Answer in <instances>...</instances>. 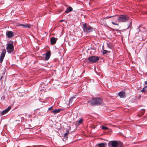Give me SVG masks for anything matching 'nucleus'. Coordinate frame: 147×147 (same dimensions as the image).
Listing matches in <instances>:
<instances>
[{
    "label": "nucleus",
    "mask_w": 147,
    "mask_h": 147,
    "mask_svg": "<svg viewBox=\"0 0 147 147\" xmlns=\"http://www.w3.org/2000/svg\"><path fill=\"white\" fill-rule=\"evenodd\" d=\"M102 100L99 98H94L91 101H89L90 105H98L101 104Z\"/></svg>",
    "instance_id": "1"
},
{
    "label": "nucleus",
    "mask_w": 147,
    "mask_h": 147,
    "mask_svg": "<svg viewBox=\"0 0 147 147\" xmlns=\"http://www.w3.org/2000/svg\"><path fill=\"white\" fill-rule=\"evenodd\" d=\"M115 19H117L118 22H125L127 21L129 19V17L125 15H121L117 18H114Z\"/></svg>",
    "instance_id": "2"
},
{
    "label": "nucleus",
    "mask_w": 147,
    "mask_h": 147,
    "mask_svg": "<svg viewBox=\"0 0 147 147\" xmlns=\"http://www.w3.org/2000/svg\"><path fill=\"white\" fill-rule=\"evenodd\" d=\"M83 30L85 32H90L92 30V28L90 26H87L86 23L83 24Z\"/></svg>",
    "instance_id": "3"
},
{
    "label": "nucleus",
    "mask_w": 147,
    "mask_h": 147,
    "mask_svg": "<svg viewBox=\"0 0 147 147\" xmlns=\"http://www.w3.org/2000/svg\"><path fill=\"white\" fill-rule=\"evenodd\" d=\"M99 59V57L96 56H91L89 57L88 58V60L89 61L92 63H96Z\"/></svg>",
    "instance_id": "4"
},
{
    "label": "nucleus",
    "mask_w": 147,
    "mask_h": 147,
    "mask_svg": "<svg viewBox=\"0 0 147 147\" xmlns=\"http://www.w3.org/2000/svg\"><path fill=\"white\" fill-rule=\"evenodd\" d=\"M6 49L8 53H11L14 50V48L13 44L11 43L8 44Z\"/></svg>",
    "instance_id": "5"
},
{
    "label": "nucleus",
    "mask_w": 147,
    "mask_h": 147,
    "mask_svg": "<svg viewBox=\"0 0 147 147\" xmlns=\"http://www.w3.org/2000/svg\"><path fill=\"white\" fill-rule=\"evenodd\" d=\"M6 35L8 38H11L13 36V33L11 31H7L6 32Z\"/></svg>",
    "instance_id": "6"
},
{
    "label": "nucleus",
    "mask_w": 147,
    "mask_h": 147,
    "mask_svg": "<svg viewBox=\"0 0 147 147\" xmlns=\"http://www.w3.org/2000/svg\"><path fill=\"white\" fill-rule=\"evenodd\" d=\"M57 38L52 37L50 38V41L52 45H53L55 44L57 40Z\"/></svg>",
    "instance_id": "7"
},
{
    "label": "nucleus",
    "mask_w": 147,
    "mask_h": 147,
    "mask_svg": "<svg viewBox=\"0 0 147 147\" xmlns=\"http://www.w3.org/2000/svg\"><path fill=\"white\" fill-rule=\"evenodd\" d=\"M119 96L121 98H124L125 96V93L124 92H120L118 94Z\"/></svg>",
    "instance_id": "8"
},
{
    "label": "nucleus",
    "mask_w": 147,
    "mask_h": 147,
    "mask_svg": "<svg viewBox=\"0 0 147 147\" xmlns=\"http://www.w3.org/2000/svg\"><path fill=\"white\" fill-rule=\"evenodd\" d=\"M20 26H22L24 28H30L32 26L30 24H21Z\"/></svg>",
    "instance_id": "9"
},
{
    "label": "nucleus",
    "mask_w": 147,
    "mask_h": 147,
    "mask_svg": "<svg viewBox=\"0 0 147 147\" xmlns=\"http://www.w3.org/2000/svg\"><path fill=\"white\" fill-rule=\"evenodd\" d=\"M97 145L99 147H106L107 144L105 143H102L98 144Z\"/></svg>",
    "instance_id": "10"
},
{
    "label": "nucleus",
    "mask_w": 147,
    "mask_h": 147,
    "mask_svg": "<svg viewBox=\"0 0 147 147\" xmlns=\"http://www.w3.org/2000/svg\"><path fill=\"white\" fill-rule=\"evenodd\" d=\"M50 52H48L46 53L45 57V59L46 60H47L49 59L50 57Z\"/></svg>",
    "instance_id": "11"
},
{
    "label": "nucleus",
    "mask_w": 147,
    "mask_h": 147,
    "mask_svg": "<svg viewBox=\"0 0 147 147\" xmlns=\"http://www.w3.org/2000/svg\"><path fill=\"white\" fill-rule=\"evenodd\" d=\"M73 9L71 7H68L67 8L66 10L65 11V13H68L69 12L71 11Z\"/></svg>",
    "instance_id": "12"
},
{
    "label": "nucleus",
    "mask_w": 147,
    "mask_h": 147,
    "mask_svg": "<svg viewBox=\"0 0 147 147\" xmlns=\"http://www.w3.org/2000/svg\"><path fill=\"white\" fill-rule=\"evenodd\" d=\"M6 52V50L5 49H3L2 51L1 56L5 57Z\"/></svg>",
    "instance_id": "13"
},
{
    "label": "nucleus",
    "mask_w": 147,
    "mask_h": 147,
    "mask_svg": "<svg viewBox=\"0 0 147 147\" xmlns=\"http://www.w3.org/2000/svg\"><path fill=\"white\" fill-rule=\"evenodd\" d=\"M60 110L59 109H55L54 111H52V112L54 114H55L59 113Z\"/></svg>",
    "instance_id": "14"
},
{
    "label": "nucleus",
    "mask_w": 147,
    "mask_h": 147,
    "mask_svg": "<svg viewBox=\"0 0 147 147\" xmlns=\"http://www.w3.org/2000/svg\"><path fill=\"white\" fill-rule=\"evenodd\" d=\"M69 130H67L66 132L64 134V138L67 139V138L68 134H69Z\"/></svg>",
    "instance_id": "15"
},
{
    "label": "nucleus",
    "mask_w": 147,
    "mask_h": 147,
    "mask_svg": "<svg viewBox=\"0 0 147 147\" xmlns=\"http://www.w3.org/2000/svg\"><path fill=\"white\" fill-rule=\"evenodd\" d=\"M147 86H145L143 88V89L141 90V92H146L147 91Z\"/></svg>",
    "instance_id": "16"
},
{
    "label": "nucleus",
    "mask_w": 147,
    "mask_h": 147,
    "mask_svg": "<svg viewBox=\"0 0 147 147\" xmlns=\"http://www.w3.org/2000/svg\"><path fill=\"white\" fill-rule=\"evenodd\" d=\"M8 112L7 111V110L6 109L5 110H4L1 113V115H3L4 114H6Z\"/></svg>",
    "instance_id": "17"
},
{
    "label": "nucleus",
    "mask_w": 147,
    "mask_h": 147,
    "mask_svg": "<svg viewBox=\"0 0 147 147\" xmlns=\"http://www.w3.org/2000/svg\"><path fill=\"white\" fill-rule=\"evenodd\" d=\"M107 47L109 49H111V44L110 43H108L107 44Z\"/></svg>",
    "instance_id": "18"
},
{
    "label": "nucleus",
    "mask_w": 147,
    "mask_h": 147,
    "mask_svg": "<svg viewBox=\"0 0 147 147\" xmlns=\"http://www.w3.org/2000/svg\"><path fill=\"white\" fill-rule=\"evenodd\" d=\"M4 57L0 56V63L2 62Z\"/></svg>",
    "instance_id": "19"
},
{
    "label": "nucleus",
    "mask_w": 147,
    "mask_h": 147,
    "mask_svg": "<svg viewBox=\"0 0 147 147\" xmlns=\"http://www.w3.org/2000/svg\"><path fill=\"white\" fill-rule=\"evenodd\" d=\"M74 98V97H72L69 100V104H70L71 103L72 101H73V99Z\"/></svg>",
    "instance_id": "20"
},
{
    "label": "nucleus",
    "mask_w": 147,
    "mask_h": 147,
    "mask_svg": "<svg viewBox=\"0 0 147 147\" xmlns=\"http://www.w3.org/2000/svg\"><path fill=\"white\" fill-rule=\"evenodd\" d=\"M83 122V120L82 119H81L80 120H79L78 121V123L79 124H81Z\"/></svg>",
    "instance_id": "21"
},
{
    "label": "nucleus",
    "mask_w": 147,
    "mask_h": 147,
    "mask_svg": "<svg viewBox=\"0 0 147 147\" xmlns=\"http://www.w3.org/2000/svg\"><path fill=\"white\" fill-rule=\"evenodd\" d=\"M102 129H105V130H106V129H108V128L107 127H106L105 126H102Z\"/></svg>",
    "instance_id": "22"
},
{
    "label": "nucleus",
    "mask_w": 147,
    "mask_h": 147,
    "mask_svg": "<svg viewBox=\"0 0 147 147\" xmlns=\"http://www.w3.org/2000/svg\"><path fill=\"white\" fill-rule=\"evenodd\" d=\"M108 51L106 50H104L103 51V54H105L108 52Z\"/></svg>",
    "instance_id": "23"
},
{
    "label": "nucleus",
    "mask_w": 147,
    "mask_h": 147,
    "mask_svg": "<svg viewBox=\"0 0 147 147\" xmlns=\"http://www.w3.org/2000/svg\"><path fill=\"white\" fill-rule=\"evenodd\" d=\"M113 24V25H117V26H118L119 25L118 24H117L115 23L114 22H111Z\"/></svg>",
    "instance_id": "24"
},
{
    "label": "nucleus",
    "mask_w": 147,
    "mask_h": 147,
    "mask_svg": "<svg viewBox=\"0 0 147 147\" xmlns=\"http://www.w3.org/2000/svg\"><path fill=\"white\" fill-rule=\"evenodd\" d=\"M11 107H9L6 110H7V111L8 112L10 109Z\"/></svg>",
    "instance_id": "25"
},
{
    "label": "nucleus",
    "mask_w": 147,
    "mask_h": 147,
    "mask_svg": "<svg viewBox=\"0 0 147 147\" xmlns=\"http://www.w3.org/2000/svg\"><path fill=\"white\" fill-rule=\"evenodd\" d=\"M53 108L52 107H51L49 108V110H53Z\"/></svg>",
    "instance_id": "26"
},
{
    "label": "nucleus",
    "mask_w": 147,
    "mask_h": 147,
    "mask_svg": "<svg viewBox=\"0 0 147 147\" xmlns=\"http://www.w3.org/2000/svg\"><path fill=\"white\" fill-rule=\"evenodd\" d=\"M142 111L143 112V113H144L145 111V110L144 109H143L142 110Z\"/></svg>",
    "instance_id": "27"
},
{
    "label": "nucleus",
    "mask_w": 147,
    "mask_h": 147,
    "mask_svg": "<svg viewBox=\"0 0 147 147\" xmlns=\"http://www.w3.org/2000/svg\"><path fill=\"white\" fill-rule=\"evenodd\" d=\"M3 76H2L1 77V78H0L1 80H2V79L3 78Z\"/></svg>",
    "instance_id": "28"
},
{
    "label": "nucleus",
    "mask_w": 147,
    "mask_h": 147,
    "mask_svg": "<svg viewBox=\"0 0 147 147\" xmlns=\"http://www.w3.org/2000/svg\"><path fill=\"white\" fill-rule=\"evenodd\" d=\"M145 84H147V81L145 82Z\"/></svg>",
    "instance_id": "29"
},
{
    "label": "nucleus",
    "mask_w": 147,
    "mask_h": 147,
    "mask_svg": "<svg viewBox=\"0 0 147 147\" xmlns=\"http://www.w3.org/2000/svg\"><path fill=\"white\" fill-rule=\"evenodd\" d=\"M64 21V20H61L60 22H63Z\"/></svg>",
    "instance_id": "30"
},
{
    "label": "nucleus",
    "mask_w": 147,
    "mask_h": 147,
    "mask_svg": "<svg viewBox=\"0 0 147 147\" xmlns=\"http://www.w3.org/2000/svg\"><path fill=\"white\" fill-rule=\"evenodd\" d=\"M113 17V16H110V17H108V18H111V17Z\"/></svg>",
    "instance_id": "31"
}]
</instances>
